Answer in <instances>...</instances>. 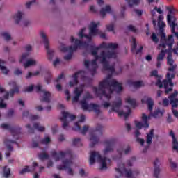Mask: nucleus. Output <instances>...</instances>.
I'll return each instance as SVG.
<instances>
[{
	"label": "nucleus",
	"mask_w": 178,
	"mask_h": 178,
	"mask_svg": "<svg viewBox=\"0 0 178 178\" xmlns=\"http://www.w3.org/2000/svg\"><path fill=\"white\" fill-rule=\"evenodd\" d=\"M118 45L116 43H102L99 46L92 45L90 48L91 55L95 57V59L91 62L85 60V66L86 69L89 70L92 76L95 74L98 65L97 60H99L103 66V72H108L110 73L108 77L99 83V88L93 87V92L97 97H99L103 101L102 106L105 109L111 108L109 113L116 112L119 116H124L127 118L130 115V108L129 106L124 107L122 111H120L122 106V99H117L113 102L112 104L109 102V99L112 98V93L116 91L118 94L123 91L122 83H119L116 80L112 79L111 77L115 73V64H111V59H116L118 58V51L116 49Z\"/></svg>",
	"instance_id": "nucleus-1"
},
{
	"label": "nucleus",
	"mask_w": 178,
	"mask_h": 178,
	"mask_svg": "<svg viewBox=\"0 0 178 178\" xmlns=\"http://www.w3.org/2000/svg\"><path fill=\"white\" fill-rule=\"evenodd\" d=\"M167 65L168 72L166 74V79L163 81V84L165 90V94H169L173 90V80L176 76L175 70L177 69V65L175 63L173 57H172V51H167Z\"/></svg>",
	"instance_id": "nucleus-2"
},
{
	"label": "nucleus",
	"mask_w": 178,
	"mask_h": 178,
	"mask_svg": "<svg viewBox=\"0 0 178 178\" xmlns=\"http://www.w3.org/2000/svg\"><path fill=\"white\" fill-rule=\"evenodd\" d=\"M51 154L56 162H58V161H62L63 162L62 165L57 166L58 170H66L67 175L70 176H74V170L72 169V166H73V161H72V159H65V156H67V152L60 151L57 153L56 151L53 150Z\"/></svg>",
	"instance_id": "nucleus-3"
},
{
	"label": "nucleus",
	"mask_w": 178,
	"mask_h": 178,
	"mask_svg": "<svg viewBox=\"0 0 178 178\" xmlns=\"http://www.w3.org/2000/svg\"><path fill=\"white\" fill-rule=\"evenodd\" d=\"M70 41L72 46L67 47L65 44H60L59 47V49L61 52L68 53V54L64 57L65 60H70V59H72V56H73V52L76 51L78 48L83 49L88 48V43H87V42H82L81 41L75 39L73 36H71Z\"/></svg>",
	"instance_id": "nucleus-4"
},
{
	"label": "nucleus",
	"mask_w": 178,
	"mask_h": 178,
	"mask_svg": "<svg viewBox=\"0 0 178 178\" xmlns=\"http://www.w3.org/2000/svg\"><path fill=\"white\" fill-rule=\"evenodd\" d=\"M158 26L159 28L160 34L161 35V40L163 41L162 44H160V47L166 48L168 47L169 50L168 52L172 51L173 45L175 44V38L173 35H170L166 38V33L163 32V29L166 27V24L163 22V15H159L158 17Z\"/></svg>",
	"instance_id": "nucleus-5"
},
{
	"label": "nucleus",
	"mask_w": 178,
	"mask_h": 178,
	"mask_svg": "<svg viewBox=\"0 0 178 178\" xmlns=\"http://www.w3.org/2000/svg\"><path fill=\"white\" fill-rule=\"evenodd\" d=\"M98 26H99V22H90V24L89 25V34L86 35V31L87 30V29L83 28L78 33L79 37L80 38H83V37H85L88 42H90L91 38H92V37H95V35H99L101 38H106L105 33L98 30Z\"/></svg>",
	"instance_id": "nucleus-6"
},
{
	"label": "nucleus",
	"mask_w": 178,
	"mask_h": 178,
	"mask_svg": "<svg viewBox=\"0 0 178 178\" xmlns=\"http://www.w3.org/2000/svg\"><path fill=\"white\" fill-rule=\"evenodd\" d=\"M136 161V158H132L130 160L127 161L126 165L123 163L118 164L117 168H115V172L117 175H115L116 178H119L120 176H125V177H131V176H137L140 172L138 170H135L131 172L129 167L133 166V163Z\"/></svg>",
	"instance_id": "nucleus-7"
},
{
	"label": "nucleus",
	"mask_w": 178,
	"mask_h": 178,
	"mask_svg": "<svg viewBox=\"0 0 178 178\" xmlns=\"http://www.w3.org/2000/svg\"><path fill=\"white\" fill-rule=\"evenodd\" d=\"M89 161L90 165H94L95 162H98L102 170H106V169H108V166L111 165V159L101 156V154L97 151L90 152Z\"/></svg>",
	"instance_id": "nucleus-8"
},
{
	"label": "nucleus",
	"mask_w": 178,
	"mask_h": 178,
	"mask_svg": "<svg viewBox=\"0 0 178 178\" xmlns=\"http://www.w3.org/2000/svg\"><path fill=\"white\" fill-rule=\"evenodd\" d=\"M142 104H147L148 111L150 112V118L151 116L154 118V119H159V118H162L163 116V113H165V110L156 108L154 113H152V109L154 108V100L149 97L145 96L143 99H141Z\"/></svg>",
	"instance_id": "nucleus-9"
},
{
	"label": "nucleus",
	"mask_w": 178,
	"mask_h": 178,
	"mask_svg": "<svg viewBox=\"0 0 178 178\" xmlns=\"http://www.w3.org/2000/svg\"><path fill=\"white\" fill-rule=\"evenodd\" d=\"M79 78L84 83H90L92 80L91 78L87 76V73L86 72L80 71L72 76V81H70L68 84L69 87H74V86H77L79 83L77 79Z\"/></svg>",
	"instance_id": "nucleus-10"
},
{
	"label": "nucleus",
	"mask_w": 178,
	"mask_h": 178,
	"mask_svg": "<svg viewBox=\"0 0 178 178\" xmlns=\"http://www.w3.org/2000/svg\"><path fill=\"white\" fill-rule=\"evenodd\" d=\"M40 37L42 38V41L43 44H44V47L47 51L48 59L49 60H52L54 58V55H55V51L51 49H49V40H48V36H47V33L44 31L40 32Z\"/></svg>",
	"instance_id": "nucleus-11"
},
{
	"label": "nucleus",
	"mask_w": 178,
	"mask_h": 178,
	"mask_svg": "<svg viewBox=\"0 0 178 178\" xmlns=\"http://www.w3.org/2000/svg\"><path fill=\"white\" fill-rule=\"evenodd\" d=\"M35 90L36 92H41L40 101L42 102H51V92L47 91L45 89H42V86H41V84H38L35 87Z\"/></svg>",
	"instance_id": "nucleus-12"
},
{
	"label": "nucleus",
	"mask_w": 178,
	"mask_h": 178,
	"mask_svg": "<svg viewBox=\"0 0 178 178\" xmlns=\"http://www.w3.org/2000/svg\"><path fill=\"white\" fill-rule=\"evenodd\" d=\"M167 10H168L167 15V22L170 24V27H172V31H175V27L177 26V23H176V17H175V13H176V10L173 7H168Z\"/></svg>",
	"instance_id": "nucleus-13"
},
{
	"label": "nucleus",
	"mask_w": 178,
	"mask_h": 178,
	"mask_svg": "<svg viewBox=\"0 0 178 178\" xmlns=\"http://www.w3.org/2000/svg\"><path fill=\"white\" fill-rule=\"evenodd\" d=\"M103 130L104 127H102V125H97L93 133L90 134V147H94L95 144H98V142L99 141V138L97 136H98V134H102Z\"/></svg>",
	"instance_id": "nucleus-14"
},
{
	"label": "nucleus",
	"mask_w": 178,
	"mask_h": 178,
	"mask_svg": "<svg viewBox=\"0 0 178 178\" xmlns=\"http://www.w3.org/2000/svg\"><path fill=\"white\" fill-rule=\"evenodd\" d=\"M63 117L60 118L62 124V127L64 129V130H69V128L70 127L69 126V122H67V119H70L71 121L74 120L76 119V115H72L67 112L63 111L62 112Z\"/></svg>",
	"instance_id": "nucleus-15"
},
{
	"label": "nucleus",
	"mask_w": 178,
	"mask_h": 178,
	"mask_svg": "<svg viewBox=\"0 0 178 178\" xmlns=\"http://www.w3.org/2000/svg\"><path fill=\"white\" fill-rule=\"evenodd\" d=\"M141 119L143 123L140 121H135L136 127L139 129H143V127H144V129H148V127H149L148 120L151 119V115L147 116L145 113H143Z\"/></svg>",
	"instance_id": "nucleus-16"
},
{
	"label": "nucleus",
	"mask_w": 178,
	"mask_h": 178,
	"mask_svg": "<svg viewBox=\"0 0 178 178\" xmlns=\"http://www.w3.org/2000/svg\"><path fill=\"white\" fill-rule=\"evenodd\" d=\"M44 168L38 165L37 162H33L32 163L31 167L26 166L24 167L20 172V175H24V173H27L29 172H36V170H39L40 173L44 170Z\"/></svg>",
	"instance_id": "nucleus-17"
},
{
	"label": "nucleus",
	"mask_w": 178,
	"mask_h": 178,
	"mask_svg": "<svg viewBox=\"0 0 178 178\" xmlns=\"http://www.w3.org/2000/svg\"><path fill=\"white\" fill-rule=\"evenodd\" d=\"M82 109L83 111H88V112L93 111L97 115L101 113V106L95 104H86L84 102H82Z\"/></svg>",
	"instance_id": "nucleus-18"
},
{
	"label": "nucleus",
	"mask_w": 178,
	"mask_h": 178,
	"mask_svg": "<svg viewBox=\"0 0 178 178\" xmlns=\"http://www.w3.org/2000/svg\"><path fill=\"white\" fill-rule=\"evenodd\" d=\"M10 86H12L15 90H12L10 92H5V89H3V88L0 86V93L2 94L3 92H5L4 95V98L5 99H8V98H9L10 97H13L14 94H18L19 92V88L17 87V86H16V82L15 81H10L9 83Z\"/></svg>",
	"instance_id": "nucleus-19"
},
{
	"label": "nucleus",
	"mask_w": 178,
	"mask_h": 178,
	"mask_svg": "<svg viewBox=\"0 0 178 178\" xmlns=\"http://www.w3.org/2000/svg\"><path fill=\"white\" fill-rule=\"evenodd\" d=\"M84 87L85 85L82 84L79 87L74 88L73 91L72 102H79L80 97H81V95L84 92Z\"/></svg>",
	"instance_id": "nucleus-20"
},
{
	"label": "nucleus",
	"mask_w": 178,
	"mask_h": 178,
	"mask_svg": "<svg viewBox=\"0 0 178 178\" xmlns=\"http://www.w3.org/2000/svg\"><path fill=\"white\" fill-rule=\"evenodd\" d=\"M115 143H116L115 139H110V140L106 141V143H105L106 147L103 150L104 155H108V154L113 152V151L115 148Z\"/></svg>",
	"instance_id": "nucleus-21"
},
{
	"label": "nucleus",
	"mask_w": 178,
	"mask_h": 178,
	"mask_svg": "<svg viewBox=\"0 0 178 178\" xmlns=\"http://www.w3.org/2000/svg\"><path fill=\"white\" fill-rule=\"evenodd\" d=\"M178 91L174 90V92L172 93L169 97L168 99H170V104L172 106V108H176L178 107Z\"/></svg>",
	"instance_id": "nucleus-22"
},
{
	"label": "nucleus",
	"mask_w": 178,
	"mask_h": 178,
	"mask_svg": "<svg viewBox=\"0 0 178 178\" xmlns=\"http://www.w3.org/2000/svg\"><path fill=\"white\" fill-rule=\"evenodd\" d=\"M130 151H131V148L130 147V146L125 147L124 145H120L117 149L118 158H122L123 155H127L128 154H130Z\"/></svg>",
	"instance_id": "nucleus-23"
},
{
	"label": "nucleus",
	"mask_w": 178,
	"mask_h": 178,
	"mask_svg": "<svg viewBox=\"0 0 178 178\" xmlns=\"http://www.w3.org/2000/svg\"><path fill=\"white\" fill-rule=\"evenodd\" d=\"M25 51H26V52L22 54V57L19 60V62L21 63L24 60H26V59L29 58V56H30L29 52H31V51H33V47H31V45H26L25 47Z\"/></svg>",
	"instance_id": "nucleus-24"
},
{
	"label": "nucleus",
	"mask_w": 178,
	"mask_h": 178,
	"mask_svg": "<svg viewBox=\"0 0 178 178\" xmlns=\"http://www.w3.org/2000/svg\"><path fill=\"white\" fill-rule=\"evenodd\" d=\"M74 125L75 127L72 128V130H74V131H80L81 134H86V133L88 131V125H85L82 129L80 128V124H79V122H76Z\"/></svg>",
	"instance_id": "nucleus-25"
},
{
	"label": "nucleus",
	"mask_w": 178,
	"mask_h": 178,
	"mask_svg": "<svg viewBox=\"0 0 178 178\" xmlns=\"http://www.w3.org/2000/svg\"><path fill=\"white\" fill-rule=\"evenodd\" d=\"M15 143V140H12L6 139L4 140V144L6 145L8 151H9L7 153H6V156H7V158H9V156H10V151H13V147L10 146V144H13Z\"/></svg>",
	"instance_id": "nucleus-26"
},
{
	"label": "nucleus",
	"mask_w": 178,
	"mask_h": 178,
	"mask_svg": "<svg viewBox=\"0 0 178 178\" xmlns=\"http://www.w3.org/2000/svg\"><path fill=\"white\" fill-rule=\"evenodd\" d=\"M13 19H14V22L17 24H19V23H20V22H22V20L24 19V13H23L22 12L18 11L17 13H15L13 15Z\"/></svg>",
	"instance_id": "nucleus-27"
},
{
	"label": "nucleus",
	"mask_w": 178,
	"mask_h": 178,
	"mask_svg": "<svg viewBox=\"0 0 178 178\" xmlns=\"http://www.w3.org/2000/svg\"><path fill=\"white\" fill-rule=\"evenodd\" d=\"M94 97L90 92H86L84 95H83V99L80 102L81 108H83V102L86 103V105H90L87 102L90 101V99H92Z\"/></svg>",
	"instance_id": "nucleus-28"
},
{
	"label": "nucleus",
	"mask_w": 178,
	"mask_h": 178,
	"mask_svg": "<svg viewBox=\"0 0 178 178\" xmlns=\"http://www.w3.org/2000/svg\"><path fill=\"white\" fill-rule=\"evenodd\" d=\"M38 64V61L35 58H29L25 63H24V67L27 69V67H30L31 66H37Z\"/></svg>",
	"instance_id": "nucleus-29"
},
{
	"label": "nucleus",
	"mask_w": 178,
	"mask_h": 178,
	"mask_svg": "<svg viewBox=\"0 0 178 178\" xmlns=\"http://www.w3.org/2000/svg\"><path fill=\"white\" fill-rule=\"evenodd\" d=\"M129 86L134 87V88H140V87H144V82L143 81H128Z\"/></svg>",
	"instance_id": "nucleus-30"
},
{
	"label": "nucleus",
	"mask_w": 178,
	"mask_h": 178,
	"mask_svg": "<svg viewBox=\"0 0 178 178\" xmlns=\"http://www.w3.org/2000/svg\"><path fill=\"white\" fill-rule=\"evenodd\" d=\"M111 12L112 8H111V6L107 5L100 10V15L102 17H105V16H106V13H111Z\"/></svg>",
	"instance_id": "nucleus-31"
},
{
	"label": "nucleus",
	"mask_w": 178,
	"mask_h": 178,
	"mask_svg": "<svg viewBox=\"0 0 178 178\" xmlns=\"http://www.w3.org/2000/svg\"><path fill=\"white\" fill-rule=\"evenodd\" d=\"M170 136L172 138V148L175 149V151H177L178 152V141L175 136V133H173V131L170 132Z\"/></svg>",
	"instance_id": "nucleus-32"
},
{
	"label": "nucleus",
	"mask_w": 178,
	"mask_h": 178,
	"mask_svg": "<svg viewBox=\"0 0 178 178\" xmlns=\"http://www.w3.org/2000/svg\"><path fill=\"white\" fill-rule=\"evenodd\" d=\"M135 134V137L136 138V141L138 143H140V145H142V147L144 146V143H145V141L144 140V139H141L138 137H140V136H141V132H140V131L138 130H136L134 132Z\"/></svg>",
	"instance_id": "nucleus-33"
},
{
	"label": "nucleus",
	"mask_w": 178,
	"mask_h": 178,
	"mask_svg": "<svg viewBox=\"0 0 178 178\" xmlns=\"http://www.w3.org/2000/svg\"><path fill=\"white\" fill-rule=\"evenodd\" d=\"M154 137V129H152L149 134L147 135L146 144L148 145H151L152 143V138Z\"/></svg>",
	"instance_id": "nucleus-34"
},
{
	"label": "nucleus",
	"mask_w": 178,
	"mask_h": 178,
	"mask_svg": "<svg viewBox=\"0 0 178 178\" xmlns=\"http://www.w3.org/2000/svg\"><path fill=\"white\" fill-rule=\"evenodd\" d=\"M0 70L3 74H8L9 73V70L5 66V61L2 60H0Z\"/></svg>",
	"instance_id": "nucleus-35"
},
{
	"label": "nucleus",
	"mask_w": 178,
	"mask_h": 178,
	"mask_svg": "<svg viewBox=\"0 0 178 178\" xmlns=\"http://www.w3.org/2000/svg\"><path fill=\"white\" fill-rule=\"evenodd\" d=\"M151 15L152 23L154 24V26L155 27L156 26V19H155L154 17L156 16V7H155L154 10H151Z\"/></svg>",
	"instance_id": "nucleus-36"
},
{
	"label": "nucleus",
	"mask_w": 178,
	"mask_h": 178,
	"mask_svg": "<svg viewBox=\"0 0 178 178\" xmlns=\"http://www.w3.org/2000/svg\"><path fill=\"white\" fill-rule=\"evenodd\" d=\"M166 52H168V50H161V53H159V55L157 56V60H163V58L166 55Z\"/></svg>",
	"instance_id": "nucleus-37"
},
{
	"label": "nucleus",
	"mask_w": 178,
	"mask_h": 178,
	"mask_svg": "<svg viewBox=\"0 0 178 178\" xmlns=\"http://www.w3.org/2000/svg\"><path fill=\"white\" fill-rule=\"evenodd\" d=\"M33 127L38 130V131H45V127L44 126H40V124L38 123H35L33 124Z\"/></svg>",
	"instance_id": "nucleus-38"
},
{
	"label": "nucleus",
	"mask_w": 178,
	"mask_h": 178,
	"mask_svg": "<svg viewBox=\"0 0 178 178\" xmlns=\"http://www.w3.org/2000/svg\"><path fill=\"white\" fill-rule=\"evenodd\" d=\"M1 37H3L6 41H10V40H12V36H10V34L8 32H2Z\"/></svg>",
	"instance_id": "nucleus-39"
},
{
	"label": "nucleus",
	"mask_w": 178,
	"mask_h": 178,
	"mask_svg": "<svg viewBox=\"0 0 178 178\" xmlns=\"http://www.w3.org/2000/svg\"><path fill=\"white\" fill-rule=\"evenodd\" d=\"M125 102H127V104H129V105L134 106V105H136V99L128 97L126 98Z\"/></svg>",
	"instance_id": "nucleus-40"
},
{
	"label": "nucleus",
	"mask_w": 178,
	"mask_h": 178,
	"mask_svg": "<svg viewBox=\"0 0 178 178\" xmlns=\"http://www.w3.org/2000/svg\"><path fill=\"white\" fill-rule=\"evenodd\" d=\"M130 42H131V51L132 52H134L136 50V48H137V43H136V38H131L130 39Z\"/></svg>",
	"instance_id": "nucleus-41"
},
{
	"label": "nucleus",
	"mask_w": 178,
	"mask_h": 178,
	"mask_svg": "<svg viewBox=\"0 0 178 178\" xmlns=\"http://www.w3.org/2000/svg\"><path fill=\"white\" fill-rule=\"evenodd\" d=\"M128 2L129 6H133L134 5H138L141 0H126Z\"/></svg>",
	"instance_id": "nucleus-42"
},
{
	"label": "nucleus",
	"mask_w": 178,
	"mask_h": 178,
	"mask_svg": "<svg viewBox=\"0 0 178 178\" xmlns=\"http://www.w3.org/2000/svg\"><path fill=\"white\" fill-rule=\"evenodd\" d=\"M9 176H10V169L8 167H5L3 168V177L8 178Z\"/></svg>",
	"instance_id": "nucleus-43"
},
{
	"label": "nucleus",
	"mask_w": 178,
	"mask_h": 178,
	"mask_svg": "<svg viewBox=\"0 0 178 178\" xmlns=\"http://www.w3.org/2000/svg\"><path fill=\"white\" fill-rule=\"evenodd\" d=\"M41 144H44L47 145V144H49L51 143V138L49 136H46L44 138L40 140Z\"/></svg>",
	"instance_id": "nucleus-44"
},
{
	"label": "nucleus",
	"mask_w": 178,
	"mask_h": 178,
	"mask_svg": "<svg viewBox=\"0 0 178 178\" xmlns=\"http://www.w3.org/2000/svg\"><path fill=\"white\" fill-rule=\"evenodd\" d=\"M49 155H48V154L47 153L39 154V159H40L41 161H45V159H49Z\"/></svg>",
	"instance_id": "nucleus-45"
},
{
	"label": "nucleus",
	"mask_w": 178,
	"mask_h": 178,
	"mask_svg": "<svg viewBox=\"0 0 178 178\" xmlns=\"http://www.w3.org/2000/svg\"><path fill=\"white\" fill-rule=\"evenodd\" d=\"M170 166L172 169H176L177 168V164L173 161L172 159H169Z\"/></svg>",
	"instance_id": "nucleus-46"
},
{
	"label": "nucleus",
	"mask_w": 178,
	"mask_h": 178,
	"mask_svg": "<svg viewBox=\"0 0 178 178\" xmlns=\"http://www.w3.org/2000/svg\"><path fill=\"white\" fill-rule=\"evenodd\" d=\"M170 52H173V54L175 55H177V56H178V42H177V45H175L174 47V48H172L171 50H170Z\"/></svg>",
	"instance_id": "nucleus-47"
},
{
	"label": "nucleus",
	"mask_w": 178,
	"mask_h": 178,
	"mask_svg": "<svg viewBox=\"0 0 178 178\" xmlns=\"http://www.w3.org/2000/svg\"><path fill=\"white\" fill-rule=\"evenodd\" d=\"M1 127L4 130H10V125L9 124H6V123L1 124Z\"/></svg>",
	"instance_id": "nucleus-48"
},
{
	"label": "nucleus",
	"mask_w": 178,
	"mask_h": 178,
	"mask_svg": "<svg viewBox=\"0 0 178 178\" xmlns=\"http://www.w3.org/2000/svg\"><path fill=\"white\" fill-rule=\"evenodd\" d=\"M59 65H60V59H59V58H56L53 62V66L56 67V66H59Z\"/></svg>",
	"instance_id": "nucleus-49"
},
{
	"label": "nucleus",
	"mask_w": 178,
	"mask_h": 178,
	"mask_svg": "<svg viewBox=\"0 0 178 178\" xmlns=\"http://www.w3.org/2000/svg\"><path fill=\"white\" fill-rule=\"evenodd\" d=\"M169 104H170V100L168 98L163 99V106H168Z\"/></svg>",
	"instance_id": "nucleus-50"
},
{
	"label": "nucleus",
	"mask_w": 178,
	"mask_h": 178,
	"mask_svg": "<svg viewBox=\"0 0 178 178\" xmlns=\"http://www.w3.org/2000/svg\"><path fill=\"white\" fill-rule=\"evenodd\" d=\"M151 38L154 42H156V44L159 41V39H158V37L156 36V34L152 33Z\"/></svg>",
	"instance_id": "nucleus-51"
},
{
	"label": "nucleus",
	"mask_w": 178,
	"mask_h": 178,
	"mask_svg": "<svg viewBox=\"0 0 178 178\" xmlns=\"http://www.w3.org/2000/svg\"><path fill=\"white\" fill-rule=\"evenodd\" d=\"M33 90H34V86L31 85L29 87H26L25 89H24V92H31V91H33Z\"/></svg>",
	"instance_id": "nucleus-52"
},
{
	"label": "nucleus",
	"mask_w": 178,
	"mask_h": 178,
	"mask_svg": "<svg viewBox=\"0 0 178 178\" xmlns=\"http://www.w3.org/2000/svg\"><path fill=\"white\" fill-rule=\"evenodd\" d=\"M52 78V74L51 72H49L46 75V81L47 82V84L49 83V81H51V79Z\"/></svg>",
	"instance_id": "nucleus-53"
},
{
	"label": "nucleus",
	"mask_w": 178,
	"mask_h": 178,
	"mask_svg": "<svg viewBox=\"0 0 178 178\" xmlns=\"http://www.w3.org/2000/svg\"><path fill=\"white\" fill-rule=\"evenodd\" d=\"M6 106V103L3 102V99H2V97L0 98V108H5Z\"/></svg>",
	"instance_id": "nucleus-54"
},
{
	"label": "nucleus",
	"mask_w": 178,
	"mask_h": 178,
	"mask_svg": "<svg viewBox=\"0 0 178 178\" xmlns=\"http://www.w3.org/2000/svg\"><path fill=\"white\" fill-rule=\"evenodd\" d=\"M31 24V21H30V19H24L22 21L23 26H30Z\"/></svg>",
	"instance_id": "nucleus-55"
},
{
	"label": "nucleus",
	"mask_w": 178,
	"mask_h": 178,
	"mask_svg": "<svg viewBox=\"0 0 178 178\" xmlns=\"http://www.w3.org/2000/svg\"><path fill=\"white\" fill-rule=\"evenodd\" d=\"M14 74L16 76H20V74H23V71L22 70L16 69L14 72Z\"/></svg>",
	"instance_id": "nucleus-56"
},
{
	"label": "nucleus",
	"mask_w": 178,
	"mask_h": 178,
	"mask_svg": "<svg viewBox=\"0 0 178 178\" xmlns=\"http://www.w3.org/2000/svg\"><path fill=\"white\" fill-rule=\"evenodd\" d=\"M175 120H173V118H172V115L170 114L168 115L167 122L168 123H173Z\"/></svg>",
	"instance_id": "nucleus-57"
},
{
	"label": "nucleus",
	"mask_w": 178,
	"mask_h": 178,
	"mask_svg": "<svg viewBox=\"0 0 178 178\" xmlns=\"http://www.w3.org/2000/svg\"><path fill=\"white\" fill-rule=\"evenodd\" d=\"M134 12L135 13H136V15H138V16H141V15L144 13V11L143 10H138V9L134 10Z\"/></svg>",
	"instance_id": "nucleus-58"
},
{
	"label": "nucleus",
	"mask_w": 178,
	"mask_h": 178,
	"mask_svg": "<svg viewBox=\"0 0 178 178\" xmlns=\"http://www.w3.org/2000/svg\"><path fill=\"white\" fill-rule=\"evenodd\" d=\"M128 30H129V31H133L134 33H136V31H137L136 27L132 25H129L128 26Z\"/></svg>",
	"instance_id": "nucleus-59"
},
{
	"label": "nucleus",
	"mask_w": 178,
	"mask_h": 178,
	"mask_svg": "<svg viewBox=\"0 0 178 178\" xmlns=\"http://www.w3.org/2000/svg\"><path fill=\"white\" fill-rule=\"evenodd\" d=\"M156 86L159 87V88H162L163 87V83L161 81V79H159L156 83Z\"/></svg>",
	"instance_id": "nucleus-60"
},
{
	"label": "nucleus",
	"mask_w": 178,
	"mask_h": 178,
	"mask_svg": "<svg viewBox=\"0 0 178 178\" xmlns=\"http://www.w3.org/2000/svg\"><path fill=\"white\" fill-rule=\"evenodd\" d=\"M159 172H160V170H159V167H155L154 168V175L156 176V178H158V175H159Z\"/></svg>",
	"instance_id": "nucleus-61"
},
{
	"label": "nucleus",
	"mask_w": 178,
	"mask_h": 178,
	"mask_svg": "<svg viewBox=\"0 0 178 178\" xmlns=\"http://www.w3.org/2000/svg\"><path fill=\"white\" fill-rule=\"evenodd\" d=\"M38 119H40V116L39 115H31L30 117V120L33 121V120H38Z\"/></svg>",
	"instance_id": "nucleus-62"
},
{
	"label": "nucleus",
	"mask_w": 178,
	"mask_h": 178,
	"mask_svg": "<svg viewBox=\"0 0 178 178\" xmlns=\"http://www.w3.org/2000/svg\"><path fill=\"white\" fill-rule=\"evenodd\" d=\"M74 145L79 146V144H80V138H76L73 140Z\"/></svg>",
	"instance_id": "nucleus-63"
},
{
	"label": "nucleus",
	"mask_w": 178,
	"mask_h": 178,
	"mask_svg": "<svg viewBox=\"0 0 178 178\" xmlns=\"http://www.w3.org/2000/svg\"><path fill=\"white\" fill-rule=\"evenodd\" d=\"M172 112L174 116H175V118H178V111H177V110L172 108Z\"/></svg>",
	"instance_id": "nucleus-64"
}]
</instances>
